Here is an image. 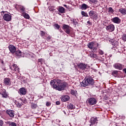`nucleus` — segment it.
Segmentation results:
<instances>
[{
    "instance_id": "nucleus-25",
    "label": "nucleus",
    "mask_w": 126,
    "mask_h": 126,
    "mask_svg": "<svg viewBox=\"0 0 126 126\" xmlns=\"http://www.w3.org/2000/svg\"><path fill=\"white\" fill-rule=\"evenodd\" d=\"M13 67L15 71H16L17 72H18L19 71V68L17 66V65H16V64H14L13 65Z\"/></svg>"
},
{
    "instance_id": "nucleus-49",
    "label": "nucleus",
    "mask_w": 126,
    "mask_h": 126,
    "mask_svg": "<svg viewBox=\"0 0 126 126\" xmlns=\"http://www.w3.org/2000/svg\"><path fill=\"white\" fill-rule=\"evenodd\" d=\"M42 61V59H38V62L41 63V61Z\"/></svg>"
},
{
    "instance_id": "nucleus-28",
    "label": "nucleus",
    "mask_w": 126,
    "mask_h": 126,
    "mask_svg": "<svg viewBox=\"0 0 126 126\" xmlns=\"http://www.w3.org/2000/svg\"><path fill=\"white\" fill-rule=\"evenodd\" d=\"M118 72H119V71H118V70H114V71H113V72L112 73V75H114V76H115V77H116V76H116V75H118Z\"/></svg>"
},
{
    "instance_id": "nucleus-24",
    "label": "nucleus",
    "mask_w": 126,
    "mask_h": 126,
    "mask_svg": "<svg viewBox=\"0 0 126 126\" xmlns=\"http://www.w3.org/2000/svg\"><path fill=\"white\" fill-rule=\"evenodd\" d=\"M67 108H68V109H69V110H74V108H75V106H74L72 103H70L67 106Z\"/></svg>"
},
{
    "instance_id": "nucleus-50",
    "label": "nucleus",
    "mask_w": 126,
    "mask_h": 126,
    "mask_svg": "<svg viewBox=\"0 0 126 126\" xmlns=\"http://www.w3.org/2000/svg\"><path fill=\"white\" fill-rule=\"evenodd\" d=\"M1 63H3V61H1Z\"/></svg>"
},
{
    "instance_id": "nucleus-35",
    "label": "nucleus",
    "mask_w": 126,
    "mask_h": 126,
    "mask_svg": "<svg viewBox=\"0 0 126 126\" xmlns=\"http://www.w3.org/2000/svg\"><path fill=\"white\" fill-rule=\"evenodd\" d=\"M32 109H36V108H37V105L36 104H32Z\"/></svg>"
},
{
    "instance_id": "nucleus-1",
    "label": "nucleus",
    "mask_w": 126,
    "mask_h": 126,
    "mask_svg": "<svg viewBox=\"0 0 126 126\" xmlns=\"http://www.w3.org/2000/svg\"><path fill=\"white\" fill-rule=\"evenodd\" d=\"M50 85L54 89L58 90V91H62L64 90V84L62 82V80L58 79H55L51 81Z\"/></svg>"
},
{
    "instance_id": "nucleus-10",
    "label": "nucleus",
    "mask_w": 126,
    "mask_h": 126,
    "mask_svg": "<svg viewBox=\"0 0 126 126\" xmlns=\"http://www.w3.org/2000/svg\"><path fill=\"white\" fill-rule=\"evenodd\" d=\"M7 115H8L10 118H14V111L12 110H7L6 111Z\"/></svg>"
},
{
    "instance_id": "nucleus-40",
    "label": "nucleus",
    "mask_w": 126,
    "mask_h": 126,
    "mask_svg": "<svg viewBox=\"0 0 126 126\" xmlns=\"http://www.w3.org/2000/svg\"><path fill=\"white\" fill-rule=\"evenodd\" d=\"M11 126H16V124L14 122H12Z\"/></svg>"
},
{
    "instance_id": "nucleus-42",
    "label": "nucleus",
    "mask_w": 126,
    "mask_h": 126,
    "mask_svg": "<svg viewBox=\"0 0 126 126\" xmlns=\"http://www.w3.org/2000/svg\"><path fill=\"white\" fill-rule=\"evenodd\" d=\"M22 103H18V105H17L18 107H22Z\"/></svg>"
},
{
    "instance_id": "nucleus-48",
    "label": "nucleus",
    "mask_w": 126,
    "mask_h": 126,
    "mask_svg": "<svg viewBox=\"0 0 126 126\" xmlns=\"http://www.w3.org/2000/svg\"><path fill=\"white\" fill-rule=\"evenodd\" d=\"M63 6H64L65 7H66V8H67V5H66V4H64Z\"/></svg>"
},
{
    "instance_id": "nucleus-3",
    "label": "nucleus",
    "mask_w": 126,
    "mask_h": 126,
    "mask_svg": "<svg viewBox=\"0 0 126 126\" xmlns=\"http://www.w3.org/2000/svg\"><path fill=\"white\" fill-rule=\"evenodd\" d=\"M95 45V41H92L89 42L87 46L89 49H93V52H96L97 51V48L99 47V44L96 43V47H94Z\"/></svg>"
},
{
    "instance_id": "nucleus-19",
    "label": "nucleus",
    "mask_w": 126,
    "mask_h": 126,
    "mask_svg": "<svg viewBox=\"0 0 126 126\" xmlns=\"http://www.w3.org/2000/svg\"><path fill=\"white\" fill-rule=\"evenodd\" d=\"M15 55L18 58H21L22 56V52L20 50H17L15 51Z\"/></svg>"
},
{
    "instance_id": "nucleus-44",
    "label": "nucleus",
    "mask_w": 126,
    "mask_h": 126,
    "mask_svg": "<svg viewBox=\"0 0 126 126\" xmlns=\"http://www.w3.org/2000/svg\"><path fill=\"white\" fill-rule=\"evenodd\" d=\"M88 24H89L90 25H92V23L90 22V21H88L87 22Z\"/></svg>"
},
{
    "instance_id": "nucleus-45",
    "label": "nucleus",
    "mask_w": 126,
    "mask_h": 126,
    "mask_svg": "<svg viewBox=\"0 0 126 126\" xmlns=\"http://www.w3.org/2000/svg\"><path fill=\"white\" fill-rule=\"evenodd\" d=\"M47 39V40H51V37L50 36H48Z\"/></svg>"
},
{
    "instance_id": "nucleus-46",
    "label": "nucleus",
    "mask_w": 126,
    "mask_h": 126,
    "mask_svg": "<svg viewBox=\"0 0 126 126\" xmlns=\"http://www.w3.org/2000/svg\"><path fill=\"white\" fill-rule=\"evenodd\" d=\"M123 71H124L125 73H126V68H124Z\"/></svg>"
},
{
    "instance_id": "nucleus-33",
    "label": "nucleus",
    "mask_w": 126,
    "mask_h": 126,
    "mask_svg": "<svg viewBox=\"0 0 126 126\" xmlns=\"http://www.w3.org/2000/svg\"><path fill=\"white\" fill-rule=\"evenodd\" d=\"M24 17L26 18V19H29V18H30V16H29V15L27 13H25L24 15Z\"/></svg>"
},
{
    "instance_id": "nucleus-47",
    "label": "nucleus",
    "mask_w": 126,
    "mask_h": 126,
    "mask_svg": "<svg viewBox=\"0 0 126 126\" xmlns=\"http://www.w3.org/2000/svg\"><path fill=\"white\" fill-rule=\"evenodd\" d=\"M10 69H11V70H14L13 67H10Z\"/></svg>"
},
{
    "instance_id": "nucleus-15",
    "label": "nucleus",
    "mask_w": 126,
    "mask_h": 126,
    "mask_svg": "<svg viewBox=\"0 0 126 126\" xmlns=\"http://www.w3.org/2000/svg\"><path fill=\"white\" fill-rule=\"evenodd\" d=\"M61 100L63 102H66L69 100V96L66 95L61 97Z\"/></svg>"
},
{
    "instance_id": "nucleus-39",
    "label": "nucleus",
    "mask_w": 126,
    "mask_h": 126,
    "mask_svg": "<svg viewBox=\"0 0 126 126\" xmlns=\"http://www.w3.org/2000/svg\"><path fill=\"white\" fill-rule=\"evenodd\" d=\"M6 124H7V125H9V126H11V124H12V122H7L6 123Z\"/></svg>"
},
{
    "instance_id": "nucleus-7",
    "label": "nucleus",
    "mask_w": 126,
    "mask_h": 126,
    "mask_svg": "<svg viewBox=\"0 0 126 126\" xmlns=\"http://www.w3.org/2000/svg\"><path fill=\"white\" fill-rule=\"evenodd\" d=\"M3 18L5 21H10L11 20V15L9 14H5Z\"/></svg>"
},
{
    "instance_id": "nucleus-30",
    "label": "nucleus",
    "mask_w": 126,
    "mask_h": 126,
    "mask_svg": "<svg viewBox=\"0 0 126 126\" xmlns=\"http://www.w3.org/2000/svg\"><path fill=\"white\" fill-rule=\"evenodd\" d=\"M53 26L55 28V29H57L58 30H59L61 27V26H60L58 24H54Z\"/></svg>"
},
{
    "instance_id": "nucleus-17",
    "label": "nucleus",
    "mask_w": 126,
    "mask_h": 126,
    "mask_svg": "<svg viewBox=\"0 0 126 126\" xmlns=\"http://www.w3.org/2000/svg\"><path fill=\"white\" fill-rule=\"evenodd\" d=\"M4 83L6 85H10L11 84V82H10V78H6L4 79Z\"/></svg>"
},
{
    "instance_id": "nucleus-11",
    "label": "nucleus",
    "mask_w": 126,
    "mask_h": 126,
    "mask_svg": "<svg viewBox=\"0 0 126 126\" xmlns=\"http://www.w3.org/2000/svg\"><path fill=\"white\" fill-rule=\"evenodd\" d=\"M106 29L109 32H113L115 30V26L113 24L110 25L106 27Z\"/></svg>"
},
{
    "instance_id": "nucleus-37",
    "label": "nucleus",
    "mask_w": 126,
    "mask_h": 126,
    "mask_svg": "<svg viewBox=\"0 0 126 126\" xmlns=\"http://www.w3.org/2000/svg\"><path fill=\"white\" fill-rule=\"evenodd\" d=\"M90 1L93 2V3H97V0H89Z\"/></svg>"
},
{
    "instance_id": "nucleus-34",
    "label": "nucleus",
    "mask_w": 126,
    "mask_h": 126,
    "mask_svg": "<svg viewBox=\"0 0 126 126\" xmlns=\"http://www.w3.org/2000/svg\"><path fill=\"white\" fill-rule=\"evenodd\" d=\"M46 35V32L43 31H40V35L41 37H43V36H45Z\"/></svg>"
},
{
    "instance_id": "nucleus-38",
    "label": "nucleus",
    "mask_w": 126,
    "mask_h": 126,
    "mask_svg": "<svg viewBox=\"0 0 126 126\" xmlns=\"http://www.w3.org/2000/svg\"><path fill=\"white\" fill-rule=\"evenodd\" d=\"M3 125V121L2 120H0V126H2Z\"/></svg>"
},
{
    "instance_id": "nucleus-13",
    "label": "nucleus",
    "mask_w": 126,
    "mask_h": 126,
    "mask_svg": "<svg viewBox=\"0 0 126 126\" xmlns=\"http://www.w3.org/2000/svg\"><path fill=\"white\" fill-rule=\"evenodd\" d=\"M111 21L114 22V23H116V24H119L121 22V19L118 17H114L111 19Z\"/></svg>"
},
{
    "instance_id": "nucleus-9",
    "label": "nucleus",
    "mask_w": 126,
    "mask_h": 126,
    "mask_svg": "<svg viewBox=\"0 0 126 126\" xmlns=\"http://www.w3.org/2000/svg\"><path fill=\"white\" fill-rule=\"evenodd\" d=\"M9 50L12 54H14L16 52V47L13 45H10L8 47Z\"/></svg>"
},
{
    "instance_id": "nucleus-31",
    "label": "nucleus",
    "mask_w": 126,
    "mask_h": 126,
    "mask_svg": "<svg viewBox=\"0 0 126 126\" xmlns=\"http://www.w3.org/2000/svg\"><path fill=\"white\" fill-rule=\"evenodd\" d=\"M77 91L75 90H72L71 91V94L73 95H76Z\"/></svg>"
},
{
    "instance_id": "nucleus-36",
    "label": "nucleus",
    "mask_w": 126,
    "mask_h": 126,
    "mask_svg": "<svg viewBox=\"0 0 126 126\" xmlns=\"http://www.w3.org/2000/svg\"><path fill=\"white\" fill-rule=\"evenodd\" d=\"M98 52L99 55H104V51H103L102 50H99Z\"/></svg>"
},
{
    "instance_id": "nucleus-6",
    "label": "nucleus",
    "mask_w": 126,
    "mask_h": 126,
    "mask_svg": "<svg viewBox=\"0 0 126 126\" xmlns=\"http://www.w3.org/2000/svg\"><path fill=\"white\" fill-rule=\"evenodd\" d=\"M63 28L64 30L65 33L68 34H70V27L68 25L63 24Z\"/></svg>"
},
{
    "instance_id": "nucleus-8",
    "label": "nucleus",
    "mask_w": 126,
    "mask_h": 126,
    "mask_svg": "<svg viewBox=\"0 0 126 126\" xmlns=\"http://www.w3.org/2000/svg\"><path fill=\"white\" fill-rule=\"evenodd\" d=\"M89 14L90 15V17L92 19L96 18L97 17V14H96V12L91 10L89 12Z\"/></svg>"
},
{
    "instance_id": "nucleus-27",
    "label": "nucleus",
    "mask_w": 126,
    "mask_h": 126,
    "mask_svg": "<svg viewBox=\"0 0 126 126\" xmlns=\"http://www.w3.org/2000/svg\"><path fill=\"white\" fill-rule=\"evenodd\" d=\"M81 14L83 16H85V17H87L89 16L88 14H87V13L85 12L84 11H81Z\"/></svg>"
},
{
    "instance_id": "nucleus-32",
    "label": "nucleus",
    "mask_w": 126,
    "mask_h": 126,
    "mask_svg": "<svg viewBox=\"0 0 126 126\" xmlns=\"http://www.w3.org/2000/svg\"><path fill=\"white\" fill-rule=\"evenodd\" d=\"M122 40L124 41V42H126V34H124L122 36Z\"/></svg>"
},
{
    "instance_id": "nucleus-16",
    "label": "nucleus",
    "mask_w": 126,
    "mask_h": 126,
    "mask_svg": "<svg viewBox=\"0 0 126 126\" xmlns=\"http://www.w3.org/2000/svg\"><path fill=\"white\" fill-rule=\"evenodd\" d=\"M0 94L2 95L3 98H6L8 95L6 93V92L5 90L3 89L2 91L0 92Z\"/></svg>"
},
{
    "instance_id": "nucleus-22",
    "label": "nucleus",
    "mask_w": 126,
    "mask_h": 126,
    "mask_svg": "<svg viewBox=\"0 0 126 126\" xmlns=\"http://www.w3.org/2000/svg\"><path fill=\"white\" fill-rule=\"evenodd\" d=\"M58 11L61 13H65V9L63 7H60Z\"/></svg>"
},
{
    "instance_id": "nucleus-41",
    "label": "nucleus",
    "mask_w": 126,
    "mask_h": 126,
    "mask_svg": "<svg viewBox=\"0 0 126 126\" xmlns=\"http://www.w3.org/2000/svg\"><path fill=\"white\" fill-rule=\"evenodd\" d=\"M56 105H60L61 104V102L60 101H57L56 102Z\"/></svg>"
},
{
    "instance_id": "nucleus-4",
    "label": "nucleus",
    "mask_w": 126,
    "mask_h": 126,
    "mask_svg": "<svg viewBox=\"0 0 126 126\" xmlns=\"http://www.w3.org/2000/svg\"><path fill=\"white\" fill-rule=\"evenodd\" d=\"M113 67L116 69H118L119 70H122L124 68V65L120 63H115L113 64Z\"/></svg>"
},
{
    "instance_id": "nucleus-51",
    "label": "nucleus",
    "mask_w": 126,
    "mask_h": 126,
    "mask_svg": "<svg viewBox=\"0 0 126 126\" xmlns=\"http://www.w3.org/2000/svg\"><path fill=\"white\" fill-rule=\"evenodd\" d=\"M73 23H75V22H74V20H73Z\"/></svg>"
},
{
    "instance_id": "nucleus-12",
    "label": "nucleus",
    "mask_w": 126,
    "mask_h": 126,
    "mask_svg": "<svg viewBox=\"0 0 126 126\" xmlns=\"http://www.w3.org/2000/svg\"><path fill=\"white\" fill-rule=\"evenodd\" d=\"M16 8H19L21 11V13L24 14L25 13V8H24V6L19 5H17L16 6Z\"/></svg>"
},
{
    "instance_id": "nucleus-21",
    "label": "nucleus",
    "mask_w": 126,
    "mask_h": 126,
    "mask_svg": "<svg viewBox=\"0 0 126 126\" xmlns=\"http://www.w3.org/2000/svg\"><path fill=\"white\" fill-rule=\"evenodd\" d=\"M87 7H88V6L85 3H83L80 6V9H82V10H85L86 9H87Z\"/></svg>"
},
{
    "instance_id": "nucleus-2",
    "label": "nucleus",
    "mask_w": 126,
    "mask_h": 126,
    "mask_svg": "<svg viewBox=\"0 0 126 126\" xmlns=\"http://www.w3.org/2000/svg\"><path fill=\"white\" fill-rule=\"evenodd\" d=\"M80 84L82 87H86L89 85H93L94 84V79L91 77H87L85 78L82 82L80 83Z\"/></svg>"
},
{
    "instance_id": "nucleus-18",
    "label": "nucleus",
    "mask_w": 126,
    "mask_h": 126,
    "mask_svg": "<svg viewBox=\"0 0 126 126\" xmlns=\"http://www.w3.org/2000/svg\"><path fill=\"white\" fill-rule=\"evenodd\" d=\"M95 124H97V119L94 118H92L91 119L90 126H94Z\"/></svg>"
},
{
    "instance_id": "nucleus-14",
    "label": "nucleus",
    "mask_w": 126,
    "mask_h": 126,
    "mask_svg": "<svg viewBox=\"0 0 126 126\" xmlns=\"http://www.w3.org/2000/svg\"><path fill=\"white\" fill-rule=\"evenodd\" d=\"M19 93L20 95H26V89L25 88H20Z\"/></svg>"
},
{
    "instance_id": "nucleus-26",
    "label": "nucleus",
    "mask_w": 126,
    "mask_h": 126,
    "mask_svg": "<svg viewBox=\"0 0 126 126\" xmlns=\"http://www.w3.org/2000/svg\"><path fill=\"white\" fill-rule=\"evenodd\" d=\"M90 57H91L93 59H96V58H97V55H96L94 53H91L90 54Z\"/></svg>"
},
{
    "instance_id": "nucleus-43",
    "label": "nucleus",
    "mask_w": 126,
    "mask_h": 126,
    "mask_svg": "<svg viewBox=\"0 0 126 126\" xmlns=\"http://www.w3.org/2000/svg\"><path fill=\"white\" fill-rule=\"evenodd\" d=\"M46 105V106H48L49 107V106H51V103L47 102Z\"/></svg>"
},
{
    "instance_id": "nucleus-23",
    "label": "nucleus",
    "mask_w": 126,
    "mask_h": 126,
    "mask_svg": "<svg viewBox=\"0 0 126 126\" xmlns=\"http://www.w3.org/2000/svg\"><path fill=\"white\" fill-rule=\"evenodd\" d=\"M78 66L79 68H81V69H85V68H86V65L83 63H80Z\"/></svg>"
},
{
    "instance_id": "nucleus-5",
    "label": "nucleus",
    "mask_w": 126,
    "mask_h": 126,
    "mask_svg": "<svg viewBox=\"0 0 126 126\" xmlns=\"http://www.w3.org/2000/svg\"><path fill=\"white\" fill-rule=\"evenodd\" d=\"M88 103L90 105H95L97 103V100H96V98H93V97H90L88 98Z\"/></svg>"
},
{
    "instance_id": "nucleus-29",
    "label": "nucleus",
    "mask_w": 126,
    "mask_h": 126,
    "mask_svg": "<svg viewBox=\"0 0 126 126\" xmlns=\"http://www.w3.org/2000/svg\"><path fill=\"white\" fill-rule=\"evenodd\" d=\"M114 9H113L112 7H109L108 8V12L109 13H114Z\"/></svg>"
},
{
    "instance_id": "nucleus-20",
    "label": "nucleus",
    "mask_w": 126,
    "mask_h": 126,
    "mask_svg": "<svg viewBox=\"0 0 126 126\" xmlns=\"http://www.w3.org/2000/svg\"><path fill=\"white\" fill-rule=\"evenodd\" d=\"M119 11L121 13V14H123V15H126V9L125 8H121L119 10Z\"/></svg>"
}]
</instances>
